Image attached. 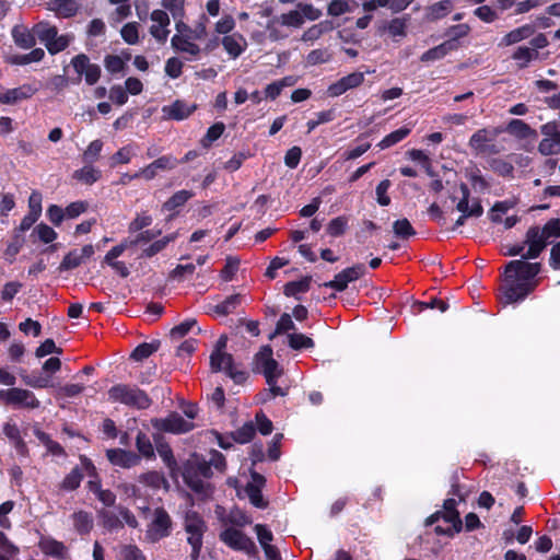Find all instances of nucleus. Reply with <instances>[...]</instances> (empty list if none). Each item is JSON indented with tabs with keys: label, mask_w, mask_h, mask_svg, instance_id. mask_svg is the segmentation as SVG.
Returning <instances> with one entry per match:
<instances>
[{
	"label": "nucleus",
	"mask_w": 560,
	"mask_h": 560,
	"mask_svg": "<svg viewBox=\"0 0 560 560\" xmlns=\"http://www.w3.org/2000/svg\"><path fill=\"white\" fill-rule=\"evenodd\" d=\"M284 27H295L299 28L303 25V14L298 10H291L287 13H282L279 15Z\"/></svg>",
	"instance_id": "obj_27"
},
{
	"label": "nucleus",
	"mask_w": 560,
	"mask_h": 560,
	"mask_svg": "<svg viewBox=\"0 0 560 560\" xmlns=\"http://www.w3.org/2000/svg\"><path fill=\"white\" fill-rule=\"evenodd\" d=\"M152 25L150 26V34L161 44L167 40L171 33L168 26L171 23L170 16L164 10H154L151 13Z\"/></svg>",
	"instance_id": "obj_5"
},
{
	"label": "nucleus",
	"mask_w": 560,
	"mask_h": 560,
	"mask_svg": "<svg viewBox=\"0 0 560 560\" xmlns=\"http://www.w3.org/2000/svg\"><path fill=\"white\" fill-rule=\"evenodd\" d=\"M410 132H411V128L408 126H404V127L390 132L386 137H384L378 142L377 147L381 150L390 148V147L395 145L396 143L402 141L405 138H407L410 135Z\"/></svg>",
	"instance_id": "obj_17"
},
{
	"label": "nucleus",
	"mask_w": 560,
	"mask_h": 560,
	"mask_svg": "<svg viewBox=\"0 0 560 560\" xmlns=\"http://www.w3.org/2000/svg\"><path fill=\"white\" fill-rule=\"evenodd\" d=\"M196 108L197 106L195 104H189L183 100H176L172 104L162 107V115L163 118L167 120H183L188 118Z\"/></svg>",
	"instance_id": "obj_9"
},
{
	"label": "nucleus",
	"mask_w": 560,
	"mask_h": 560,
	"mask_svg": "<svg viewBox=\"0 0 560 560\" xmlns=\"http://www.w3.org/2000/svg\"><path fill=\"white\" fill-rule=\"evenodd\" d=\"M392 183L389 179L382 180L375 190L376 199L380 206L386 207L390 203V197L388 196V189L390 188Z\"/></svg>",
	"instance_id": "obj_35"
},
{
	"label": "nucleus",
	"mask_w": 560,
	"mask_h": 560,
	"mask_svg": "<svg viewBox=\"0 0 560 560\" xmlns=\"http://www.w3.org/2000/svg\"><path fill=\"white\" fill-rule=\"evenodd\" d=\"M453 8L451 0H444L434 3L429 8V13L432 16V19H441L448 14Z\"/></svg>",
	"instance_id": "obj_33"
},
{
	"label": "nucleus",
	"mask_w": 560,
	"mask_h": 560,
	"mask_svg": "<svg viewBox=\"0 0 560 560\" xmlns=\"http://www.w3.org/2000/svg\"><path fill=\"white\" fill-rule=\"evenodd\" d=\"M537 57V51L525 46L518 47L512 55V58L518 61V68L523 69Z\"/></svg>",
	"instance_id": "obj_22"
},
{
	"label": "nucleus",
	"mask_w": 560,
	"mask_h": 560,
	"mask_svg": "<svg viewBox=\"0 0 560 560\" xmlns=\"http://www.w3.org/2000/svg\"><path fill=\"white\" fill-rule=\"evenodd\" d=\"M152 163H153V166L159 172V171H171V170L175 168L179 164V161L172 155H163V156H160L156 160H154Z\"/></svg>",
	"instance_id": "obj_39"
},
{
	"label": "nucleus",
	"mask_w": 560,
	"mask_h": 560,
	"mask_svg": "<svg viewBox=\"0 0 560 560\" xmlns=\"http://www.w3.org/2000/svg\"><path fill=\"white\" fill-rule=\"evenodd\" d=\"M208 23L209 19L206 14H201L196 21L195 25L191 26L190 37L202 40L208 35Z\"/></svg>",
	"instance_id": "obj_26"
},
{
	"label": "nucleus",
	"mask_w": 560,
	"mask_h": 560,
	"mask_svg": "<svg viewBox=\"0 0 560 560\" xmlns=\"http://www.w3.org/2000/svg\"><path fill=\"white\" fill-rule=\"evenodd\" d=\"M33 32L36 35V37L47 45V43H51L56 40L60 35H58V30L55 25H51L48 22H38L34 25Z\"/></svg>",
	"instance_id": "obj_13"
},
{
	"label": "nucleus",
	"mask_w": 560,
	"mask_h": 560,
	"mask_svg": "<svg viewBox=\"0 0 560 560\" xmlns=\"http://www.w3.org/2000/svg\"><path fill=\"white\" fill-rule=\"evenodd\" d=\"M207 12L211 15V16H217L219 15L220 13V8H221V4H220V0H209L207 2Z\"/></svg>",
	"instance_id": "obj_64"
},
{
	"label": "nucleus",
	"mask_w": 560,
	"mask_h": 560,
	"mask_svg": "<svg viewBox=\"0 0 560 560\" xmlns=\"http://www.w3.org/2000/svg\"><path fill=\"white\" fill-rule=\"evenodd\" d=\"M102 177V172L91 163L73 173V178L85 185H92Z\"/></svg>",
	"instance_id": "obj_15"
},
{
	"label": "nucleus",
	"mask_w": 560,
	"mask_h": 560,
	"mask_svg": "<svg viewBox=\"0 0 560 560\" xmlns=\"http://www.w3.org/2000/svg\"><path fill=\"white\" fill-rule=\"evenodd\" d=\"M132 156V148L130 145H126L120 148L115 154L110 158V167H115L118 164H127L130 162Z\"/></svg>",
	"instance_id": "obj_34"
},
{
	"label": "nucleus",
	"mask_w": 560,
	"mask_h": 560,
	"mask_svg": "<svg viewBox=\"0 0 560 560\" xmlns=\"http://www.w3.org/2000/svg\"><path fill=\"white\" fill-rule=\"evenodd\" d=\"M109 100L121 106L127 103L128 94L124 86L121 85H113L108 92Z\"/></svg>",
	"instance_id": "obj_41"
},
{
	"label": "nucleus",
	"mask_w": 560,
	"mask_h": 560,
	"mask_svg": "<svg viewBox=\"0 0 560 560\" xmlns=\"http://www.w3.org/2000/svg\"><path fill=\"white\" fill-rule=\"evenodd\" d=\"M282 92L281 84L275 81L267 85L265 94L267 98L276 100Z\"/></svg>",
	"instance_id": "obj_56"
},
{
	"label": "nucleus",
	"mask_w": 560,
	"mask_h": 560,
	"mask_svg": "<svg viewBox=\"0 0 560 560\" xmlns=\"http://www.w3.org/2000/svg\"><path fill=\"white\" fill-rule=\"evenodd\" d=\"M311 95H312V92L308 89H298L292 93L291 100L294 103H300V102L308 100L311 97Z\"/></svg>",
	"instance_id": "obj_58"
},
{
	"label": "nucleus",
	"mask_w": 560,
	"mask_h": 560,
	"mask_svg": "<svg viewBox=\"0 0 560 560\" xmlns=\"http://www.w3.org/2000/svg\"><path fill=\"white\" fill-rule=\"evenodd\" d=\"M196 40L197 39L190 36H173L171 45L176 52L183 54L187 60H195L198 59L201 54V48Z\"/></svg>",
	"instance_id": "obj_8"
},
{
	"label": "nucleus",
	"mask_w": 560,
	"mask_h": 560,
	"mask_svg": "<svg viewBox=\"0 0 560 560\" xmlns=\"http://www.w3.org/2000/svg\"><path fill=\"white\" fill-rule=\"evenodd\" d=\"M12 36L15 44L22 48H31L35 44L36 35L24 26H15L12 31Z\"/></svg>",
	"instance_id": "obj_18"
},
{
	"label": "nucleus",
	"mask_w": 560,
	"mask_h": 560,
	"mask_svg": "<svg viewBox=\"0 0 560 560\" xmlns=\"http://www.w3.org/2000/svg\"><path fill=\"white\" fill-rule=\"evenodd\" d=\"M191 197L192 194L190 191L179 190L165 202L164 210H175L183 207Z\"/></svg>",
	"instance_id": "obj_25"
},
{
	"label": "nucleus",
	"mask_w": 560,
	"mask_h": 560,
	"mask_svg": "<svg viewBox=\"0 0 560 560\" xmlns=\"http://www.w3.org/2000/svg\"><path fill=\"white\" fill-rule=\"evenodd\" d=\"M533 33H534L533 26H530L528 24L522 25L517 28L512 30L508 34H505L500 42V46L506 47V46L517 44V43L522 42L523 39L530 37L533 35Z\"/></svg>",
	"instance_id": "obj_12"
},
{
	"label": "nucleus",
	"mask_w": 560,
	"mask_h": 560,
	"mask_svg": "<svg viewBox=\"0 0 560 560\" xmlns=\"http://www.w3.org/2000/svg\"><path fill=\"white\" fill-rule=\"evenodd\" d=\"M105 30V23L101 19H94L89 24L88 33L90 36H101Z\"/></svg>",
	"instance_id": "obj_52"
},
{
	"label": "nucleus",
	"mask_w": 560,
	"mask_h": 560,
	"mask_svg": "<svg viewBox=\"0 0 560 560\" xmlns=\"http://www.w3.org/2000/svg\"><path fill=\"white\" fill-rule=\"evenodd\" d=\"M243 161H244V158L242 154L234 155L230 161L226 162L225 167L230 171H236L241 167Z\"/></svg>",
	"instance_id": "obj_63"
},
{
	"label": "nucleus",
	"mask_w": 560,
	"mask_h": 560,
	"mask_svg": "<svg viewBox=\"0 0 560 560\" xmlns=\"http://www.w3.org/2000/svg\"><path fill=\"white\" fill-rule=\"evenodd\" d=\"M81 0H54V10L58 16L70 18L79 10Z\"/></svg>",
	"instance_id": "obj_19"
},
{
	"label": "nucleus",
	"mask_w": 560,
	"mask_h": 560,
	"mask_svg": "<svg viewBox=\"0 0 560 560\" xmlns=\"http://www.w3.org/2000/svg\"><path fill=\"white\" fill-rule=\"evenodd\" d=\"M370 148H371V143L370 142L361 143V144L357 145L353 149L347 150L343 153V159L346 161L358 159L359 156L364 154Z\"/></svg>",
	"instance_id": "obj_50"
},
{
	"label": "nucleus",
	"mask_w": 560,
	"mask_h": 560,
	"mask_svg": "<svg viewBox=\"0 0 560 560\" xmlns=\"http://www.w3.org/2000/svg\"><path fill=\"white\" fill-rule=\"evenodd\" d=\"M73 35L70 34L60 35L58 38H56V40L47 43L46 48L51 55H56L65 50L73 40Z\"/></svg>",
	"instance_id": "obj_29"
},
{
	"label": "nucleus",
	"mask_w": 560,
	"mask_h": 560,
	"mask_svg": "<svg viewBox=\"0 0 560 560\" xmlns=\"http://www.w3.org/2000/svg\"><path fill=\"white\" fill-rule=\"evenodd\" d=\"M331 54L326 48L314 49L308 52L305 58V62L307 66H316L326 63L330 60Z\"/></svg>",
	"instance_id": "obj_24"
},
{
	"label": "nucleus",
	"mask_w": 560,
	"mask_h": 560,
	"mask_svg": "<svg viewBox=\"0 0 560 560\" xmlns=\"http://www.w3.org/2000/svg\"><path fill=\"white\" fill-rule=\"evenodd\" d=\"M498 129L482 128L477 130L469 139L468 145L477 155H493L499 153V149L494 143L499 135Z\"/></svg>",
	"instance_id": "obj_2"
},
{
	"label": "nucleus",
	"mask_w": 560,
	"mask_h": 560,
	"mask_svg": "<svg viewBox=\"0 0 560 560\" xmlns=\"http://www.w3.org/2000/svg\"><path fill=\"white\" fill-rule=\"evenodd\" d=\"M469 32L470 27L467 24L454 25L450 28L448 35L451 38L448 40H454L459 46L458 39L467 36Z\"/></svg>",
	"instance_id": "obj_47"
},
{
	"label": "nucleus",
	"mask_w": 560,
	"mask_h": 560,
	"mask_svg": "<svg viewBox=\"0 0 560 560\" xmlns=\"http://www.w3.org/2000/svg\"><path fill=\"white\" fill-rule=\"evenodd\" d=\"M118 7L112 13L110 19L115 23H119L122 20L127 19L131 14V5L128 4H117Z\"/></svg>",
	"instance_id": "obj_49"
},
{
	"label": "nucleus",
	"mask_w": 560,
	"mask_h": 560,
	"mask_svg": "<svg viewBox=\"0 0 560 560\" xmlns=\"http://www.w3.org/2000/svg\"><path fill=\"white\" fill-rule=\"evenodd\" d=\"M324 23H319L311 26L307 31H305L302 35V40L304 42H313L318 39L324 33Z\"/></svg>",
	"instance_id": "obj_48"
},
{
	"label": "nucleus",
	"mask_w": 560,
	"mask_h": 560,
	"mask_svg": "<svg viewBox=\"0 0 560 560\" xmlns=\"http://www.w3.org/2000/svg\"><path fill=\"white\" fill-rule=\"evenodd\" d=\"M71 65L78 74V79L84 78V81L89 85H94L101 78V67L96 63H92L90 58L84 54L74 56L71 60Z\"/></svg>",
	"instance_id": "obj_3"
},
{
	"label": "nucleus",
	"mask_w": 560,
	"mask_h": 560,
	"mask_svg": "<svg viewBox=\"0 0 560 560\" xmlns=\"http://www.w3.org/2000/svg\"><path fill=\"white\" fill-rule=\"evenodd\" d=\"M442 120L448 126H460L467 121V116L464 114H448L445 115Z\"/></svg>",
	"instance_id": "obj_53"
},
{
	"label": "nucleus",
	"mask_w": 560,
	"mask_h": 560,
	"mask_svg": "<svg viewBox=\"0 0 560 560\" xmlns=\"http://www.w3.org/2000/svg\"><path fill=\"white\" fill-rule=\"evenodd\" d=\"M547 2V0H524L518 1L517 7L515 9V14H524L529 12L533 9H537L541 5H544Z\"/></svg>",
	"instance_id": "obj_46"
},
{
	"label": "nucleus",
	"mask_w": 560,
	"mask_h": 560,
	"mask_svg": "<svg viewBox=\"0 0 560 560\" xmlns=\"http://www.w3.org/2000/svg\"><path fill=\"white\" fill-rule=\"evenodd\" d=\"M185 1L186 0H162V4L176 20L177 18L185 16Z\"/></svg>",
	"instance_id": "obj_36"
},
{
	"label": "nucleus",
	"mask_w": 560,
	"mask_h": 560,
	"mask_svg": "<svg viewBox=\"0 0 560 560\" xmlns=\"http://www.w3.org/2000/svg\"><path fill=\"white\" fill-rule=\"evenodd\" d=\"M431 178L428 190L433 196L434 201L429 210H442L443 208L452 210H482L480 205L469 208L468 187L463 183H458L456 171L443 166L442 176L436 174L435 177Z\"/></svg>",
	"instance_id": "obj_1"
},
{
	"label": "nucleus",
	"mask_w": 560,
	"mask_h": 560,
	"mask_svg": "<svg viewBox=\"0 0 560 560\" xmlns=\"http://www.w3.org/2000/svg\"><path fill=\"white\" fill-rule=\"evenodd\" d=\"M407 24L404 19H393L386 26L383 27V31H387L388 34L393 37H405L406 36Z\"/></svg>",
	"instance_id": "obj_30"
},
{
	"label": "nucleus",
	"mask_w": 560,
	"mask_h": 560,
	"mask_svg": "<svg viewBox=\"0 0 560 560\" xmlns=\"http://www.w3.org/2000/svg\"><path fill=\"white\" fill-rule=\"evenodd\" d=\"M302 158V150L299 147H293L289 149L284 156V163L290 168H295Z\"/></svg>",
	"instance_id": "obj_45"
},
{
	"label": "nucleus",
	"mask_w": 560,
	"mask_h": 560,
	"mask_svg": "<svg viewBox=\"0 0 560 560\" xmlns=\"http://www.w3.org/2000/svg\"><path fill=\"white\" fill-rule=\"evenodd\" d=\"M474 13L486 23H492L499 19L498 13L489 5H481L477 8Z\"/></svg>",
	"instance_id": "obj_43"
},
{
	"label": "nucleus",
	"mask_w": 560,
	"mask_h": 560,
	"mask_svg": "<svg viewBox=\"0 0 560 560\" xmlns=\"http://www.w3.org/2000/svg\"><path fill=\"white\" fill-rule=\"evenodd\" d=\"M175 28H176V34L174 36H184V37L190 36L191 26L184 22V18L176 19Z\"/></svg>",
	"instance_id": "obj_55"
},
{
	"label": "nucleus",
	"mask_w": 560,
	"mask_h": 560,
	"mask_svg": "<svg viewBox=\"0 0 560 560\" xmlns=\"http://www.w3.org/2000/svg\"><path fill=\"white\" fill-rule=\"evenodd\" d=\"M358 7L355 0H332L327 8V13L330 16H340L345 13L353 11Z\"/></svg>",
	"instance_id": "obj_20"
},
{
	"label": "nucleus",
	"mask_w": 560,
	"mask_h": 560,
	"mask_svg": "<svg viewBox=\"0 0 560 560\" xmlns=\"http://www.w3.org/2000/svg\"><path fill=\"white\" fill-rule=\"evenodd\" d=\"M38 91V86L32 83H24L19 88L9 89L1 93L0 104L13 105L21 101L31 98Z\"/></svg>",
	"instance_id": "obj_7"
},
{
	"label": "nucleus",
	"mask_w": 560,
	"mask_h": 560,
	"mask_svg": "<svg viewBox=\"0 0 560 560\" xmlns=\"http://www.w3.org/2000/svg\"><path fill=\"white\" fill-rule=\"evenodd\" d=\"M457 48H458V45L455 44L454 40H445L441 45L427 50L421 56V60L422 61H431V60L441 59L444 56H446L450 51L456 50Z\"/></svg>",
	"instance_id": "obj_14"
},
{
	"label": "nucleus",
	"mask_w": 560,
	"mask_h": 560,
	"mask_svg": "<svg viewBox=\"0 0 560 560\" xmlns=\"http://www.w3.org/2000/svg\"><path fill=\"white\" fill-rule=\"evenodd\" d=\"M221 44L232 59L238 58L247 48V40L241 33L225 35Z\"/></svg>",
	"instance_id": "obj_11"
},
{
	"label": "nucleus",
	"mask_w": 560,
	"mask_h": 560,
	"mask_svg": "<svg viewBox=\"0 0 560 560\" xmlns=\"http://www.w3.org/2000/svg\"><path fill=\"white\" fill-rule=\"evenodd\" d=\"M266 31L268 32V38L272 42H278L289 37V33L285 30L279 16H272L268 21L266 25ZM252 38L257 44H262L266 40L267 35L265 32L258 31L252 34Z\"/></svg>",
	"instance_id": "obj_4"
},
{
	"label": "nucleus",
	"mask_w": 560,
	"mask_h": 560,
	"mask_svg": "<svg viewBox=\"0 0 560 560\" xmlns=\"http://www.w3.org/2000/svg\"><path fill=\"white\" fill-rule=\"evenodd\" d=\"M42 194L38 191H33L28 199L30 210H42Z\"/></svg>",
	"instance_id": "obj_59"
},
{
	"label": "nucleus",
	"mask_w": 560,
	"mask_h": 560,
	"mask_svg": "<svg viewBox=\"0 0 560 560\" xmlns=\"http://www.w3.org/2000/svg\"><path fill=\"white\" fill-rule=\"evenodd\" d=\"M553 127L551 125H545L541 128V132L545 136L538 145V150L544 155H553L560 153V132L552 133Z\"/></svg>",
	"instance_id": "obj_10"
},
{
	"label": "nucleus",
	"mask_w": 560,
	"mask_h": 560,
	"mask_svg": "<svg viewBox=\"0 0 560 560\" xmlns=\"http://www.w3.org/2000/svg\"><path fill=\"white\" fill-rule=\"evenodd\" d=\"M363 82L364 73L355 71L330 84L327 89V93L330 97H337L349 90L359 88Z\"/></svg>",
	"instance_id": "obj_6"
},
{
	"label": "nucleus",
	"mask_w": 560,
	"mask_h": 560,
	"mask_svg": "<svg viewBox=\"0 0 560 560\" xmlns=\"http://www.w3.org/2000/svg\"><path fill=\"white\" fill-rule=\"evenodd\" d=\"M508 130L510 133L526 137L530 130L529 126L521 119H513L510 121L508 126Z\"/></svg>",
	"instance_id": "obj_44"
},
{
	"label": "nucleus",
	"mask_w": 560,
	"mask_h": 560,
	"mask_svg": "<svg viewBox=\"0 0 560 560\" xmlns=\"http://www.w3.org/2000/svg\"><path fill=\"white\" fill-rule=\"evenodd\" d=\"M104 66L106 70L113 74L122 72L126 68V63L120 56L107 55L104 58Z\"/></svg>",
	"instance_id": "obj_31"
},
{
	"label": "nucleus",
	"mask_w": 560,
	"mask_h": 560,
	"mask_svg": "<svg viewBox=\"0 0 560 560\" xmlns=\"http://www.w3.org/2000/svg\"><path fill=\"white\" fill-rule=\"evenodd\" d=\"M235 27V20L232 15L222 16L214 25V30L218 34L230 35Z\"/></svg>",
	"instance_id": "obj_40"
},
{
	"label": "nucleus",
	"mask_w": 560,
	"mask_h": 560,
	"mask_svg": "<svg viewBox=\"0 0 560 560\" xmlns=\"http://www.w3.org/2000/svg\"><path fill=\"white\" fill-rule=\"evenodd\" d=\"M158 175V170L153 166V163L141 168L138 173L133 175V178H144L147 180L153 179Z\"/></svg>",
	"instance_id": "obj_54"
},
{
	"label": "nucleus",
	"mask_w": 560,
	"mask_h": 560,
	"mask_svg": "<svg viewBox=\"0 0 560 560\" xmlns=\"http://www.w3.org/2000/svg\"><path fill=\"white\" fill-rule=\"evenodd\" d=\"M125 89L127 93H130L131 95H138L143 90L142 82L135 77H130L125 81Z\"/></svg>",
	"instance_id": "obj_51"
},
{
	"label": "nucleus",
	"mask_w": 560,
	"mask_h": 560,
	"mask_svg": "<svg viewBox=\"0 0 560 560\" xmlns=\"http://www.w3.org/2000/svg\"><path fill=\"white\" fill-rule=\"evenodd\" d=\"M407 155L425 170L427 174L430 177H435L438 173L432 170V161L428 154H425L422 150L411 149L407 152Z\"/></svg>",
	"instance_id": "obj_21"
},
{
	"label": "nucleus",
	"mask_w": 560,
	"mask_h": 560,
	"mask_svg": "<svg viewBox=\"0 0 560 560\" xmlns=\"http://www.w3.org/2000/svg\"><path fill=\"white\" fill-rule=\"evenodd\" d=\"M183 61L177 57H172L167 59L165 63V73L172 79H177L183 73Z\"/></svg>",
	"instance_id": "obj_38"
},
{
	"label": "nucleus",
	"mask_w": 560,
	"mask_h": 560,
	"mask_svg": "<svg viewBox=\"0 0 560 560\" xmlns=\"http://www.w3.org/2000/svg\"><path fill=\"white\" fill-rule=\"evenodd\" d=\"M530 44L534 47L533 49L536 50L547 47L549 45V42L545 34H538L532 39Z\"/></svg>",
	"instance_id": "obj_62"
},
{
	"label": "nucleus",
	"mask_w": 560,
	"mask_h": 560,
	"mask_svg": "<svg viewBox=\"0 0 560 560\" xmlns=\"http://www.w3.org/2000/svg\"><path fill=\"white\" fill-rule=\"evenodd\" d=\"M401 95H402V89H400V88H392V89L385 90L382 93L381 97H382L383 101H389V100L397 98V97H399Z\"/></svg>",
	"instance_id": "obj_61"
},
{
	"label": "nucleus",
	"mask_w": 560,
	"mask_h": 560,
	"mask_svg": "<svg viewBox=\"0 0 560 560\" xmlns=\"http://www.w3.org/2000/svg\"><path fill=\"white\" fill-rule=\"evenodd\" d=\"M225 125L221 121L212 125L205 137L200 140V143L203 148H210L212 143L218 140L224 132Z\"/></svg>",
	"instance_id": "obj_23"
},
{
	"label": "nucleus",
	"mask_w": 560,
	"mask_h": 560,
	"mask_svg": "<svg viewBox=\"0 0 560 560\" xmlns=\"http://www.w3.org/2000/svg\"><path fill=\"white\" fill-rule=\"evenodd\" d=\"M296 10L303 14V20L315 21L322 16V11L308 3H298Z\"/></svg>",
	"instance_id": "obj_42"
},
{
	"label": "nucleus",
	"mask_w": 560,
	"mask_h": 560,
	"mask_svg": "<svg viewBox=\"0 0 560 560\" xmlns=\"http://www.w3.org/2000/svg\"><path fill=\"white\" fill-rule=\"evenodd\" d=\"M335 192V188L332 186H328L323 189L319 196L312 199V201L302 208V210H318L324 199L330 201L332 194Z\"/></svg>",
	"instance_id": "obj_37"
},
{
	"label": "nucleus",
	"mask_w": 560,
	"mask_h": 560,
	"mask_svg": "<svg viewBox=\"0 0 560 560\" xmlns=\"http://www.w3.org/2000/svg\"><path fill=\"white\" fill-rule=\"evenodd\" d=\"M121 37L129 45H135L139 42V23L130 22L121 28Z\"/></svg>",
	"instance_id": "obj_28"
},
{
	"label": "nucleus",
	"mask_w": 560,
	"mask_h": 560,
	"mask_svg": "<svg viewBox=\"0 0 560 560\" xmlns=\"http://www.w3.org/2000/svg\"><path fill=\"white\" fill-rule=\"evenodd\" d=\"M335 117H336L335 110L328 109V110H323V112L317 113L315 119L317 120V124L322 125V124L332 121L335 119Z\"/></svg>",
	"instance_id": "obj_60"
},
{
	"label": "nucleus",
	"mask_w": 560,
	"mask_h": 560,
	"mask_svg": "<svg viewBox=\"0 0 560 560\" xmlns=\"http://www.w3.org/2000/svg\"><path fill=\"white\" fill-rule=\"evenodd\" d=\"M518 200L515 197L504 201L497 202L490 210H510L517 206Z\"/></svg>",
	"instance_id": "obj_57"
},
{
	"label": "nucleus",
	"mask_w": 560,
	"mask_h": 560,
	"mask_svg": "<svg viewBox=\"0 0 560 560\" xmlns=\"http://www.w3.org/2000/svg\"><path fill=\"white\" fill-rule=\"evenodd\" d=\"M465 176L470 182L475 190H486L489 188L488 182L481 174V171L476 164H470L465 168Z\"/></svg>",
	"instance_id": "obj_16"
},
{
	"label": "nucleus",
	"mask_w": 560,
	"mask_h": 560,
	"mask_svg": "<svg viewBox=\"0 0 560 560\" xmlns=\"http://www.w3.org/2000/svg\"><path fill=\"white\" fill-rule=\"evenodd\" d=\"M103 149V142L101 140H94L92 141L86 150L83 152V161L85 163H93L98 160L100 153Z\"/></svg>",
	"instance_id": "obj_32"
}]
</instances>
